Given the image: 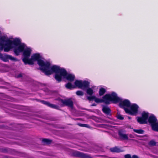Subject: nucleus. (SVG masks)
Wrapping results in <instances>:
<instances>
[{
  "instance_id": "nucleus-2",
  "label": "nucleus",
  "mask_w": 158,
  "mask_h": 158,
  "mask_svg": "<svg viewBox=\"0 0 158 158\" xmlns=\"http://www.w3.org/2000/svg\"><path fill=\"white\" fill-rule=\"evenodd\" d=\"M37 61L38 64L40 66V69L46 75L51 74V69L52 66H51L50 63L44 58H42L40 54L35 53L33 54L29 59L27 64H33L35 61Z\"/></svg>"
},
{
  "instance_id": "nucleus-13",
  "label": "nucleus",
  "mask_w": 158,
  "mask_h": 158,
  "mask_svg": "<svg viewBox=\"0 0 158 158\" xmlns=\"http://www.w3.org/2000/svg\"><path fill=\"white\" fill-rule=\"evenodd\" d=\"M95 87H93L92 88H88L86 90V93L87 94L89 95H92L94 93V91L93 89H94V88Z\"/></svg>"
},
{
  "instance_id": "nucleus-24",
  "label": "nucleus",
  "mask_w": 158,
  "mask_h": 158,
  "mask_svg": "<svg viewBox=\"0 0 158 158\" xmlns=\"http://www.w3.org/2000/svg\"><path fill=\"white\" fill-rule=\"evenodd\" d=\"M117 118L118 119L120 120H123V117L121 115H118L117 116Z\"/></svg>"
},
{
  "instance_id": "nucleus-15",
  "label": "nucleus",
  "mask_w": 158,
  "mask_h": 158,
  "mask_svg": "<svg viewBox=\"0 0 158 158\" xmlns=\"http://www.w3.org/2000/svg\"><path fill=\"white\" fill-rule=\"evenodd\" d=\"M110 150L112 152H119L122 151L120 148L116 147L111 148Z\"/></svg>"
},
{
  "instance_id": "nucleus-7",
  "label": "nucleus",
  "mask_w": 158,
  "mask_h": 158,
  "mask_svg": "<svg viewBox=\"0 0 158 158\" xmlns=\"http://www.w3.org/2000/svg\"><path fill=\"white\" fill-rule=\"evenodd\" d=\"M129 107L130 109L126 110V112L131 115H135L137 112L138 106L136 104H133Z\"/></svg>"
},
{
  "instance_id": "nucleus-26",
  "label": "nucleus",
  "mask_w": 158,
  "mask_h": 158,
  "mask_svg": "<svg viewBox=\"0 0 158 158\" xmlns=\"http://www.w3.org/2000/svg\"><path fill=\"white\" fill-rule=\"evenodd\" d=\"M131 158H139L138 156L136 155H134L132 156Z\"/></svg>"
},
{
  "instance_id": "nucleus-3",
  "label": "nucleus",
  "mask_w": 158,
  "mask_h": 158,
  "mask_svg": "<svg viewBox=\"0 0 158 158\" xmlns=\"http://www.w3.org/2000/svg\"><path fill=\"white\" fill-rule=\"evenodd\" d=\"M104 101L106 104H109L110 102L112 101L114 103L119 102L120 106L124 109L126 112V110H128L131 105L130 101L127 99L122 100L118 97L114 92L111 94H107L105 95L103 98Z\"/></svg>"
},
{
  "instance_id": "nucleus-16",
  "label": "nucleus",
  "mask_w": 158,
  "mask_h": 158,
  "mask_svg": "<svg viewBox=\"0 0 158 158\" xmlns=\"http://www.w3.org/2000/svg\"><path fill=\"white\" fill-rule=\"evenodd\" d=\"M133 131L137 133L140 134H143L144 133V131L142 129H133Z\"/></svg>"
},
{
  "instance_id": "nucleus-19",
  "label": "nucleus",
  "mask_w": 158,
  "mask_h": 158,
  "mask_svg": "<svg viewBox=\"0 0 158 158\" xmlns=\"http://www.w3.org/2000/svg\"><path fill=\"white\" fill-rule=\"evenodd\" d=\"M103 96V97H104ZM94 99V101L96 102H101L102 101L105 103H106L104 101L103 99L102 98V99H99L98 98H95H95Z\"/></svg>"
},
{
  "instance_id": "nucleus-20",
  "label": "nucleus",
  "mask_w": 158,
  "mask_h": 158,
  "mask_svg": "<svg viewBox=\"0 0 158 158\" xmlns=\"http://www.w3.org/2000/svg\"><path fill=\"white\" fill-rule=\"evenodd\" d=\"M149 144L151 146H154L156 144V142L155 141L152 140L149 142Z\"/></svg>"
},
{
  "instance_id": "nucleus-21",
  "label": "nucleus",
  "mask_w": 158,
  "mask_h": 158,
  "mask_svg": "<svg viewBox=\"0 0 158 158\" xmlns=\"http://www.w3.org/2000/svg\"><path fill=\"white\" fill-rule=\"evenodd\" d=\"M43 141L47 144L50 143L52 142L51 140L48 139H43Z\"/></svg>"
},
{
  "instance_id": "nucleus-8",
  "label": "nucleus",
  "mask_w": 158,
  "mask_h": 158,
  "mask_svg": "<svg viewBox=\"0 0 158 158\" xmlns=\"http://www.w3.org/2000/svg\"><path fill=\"white\" fill-rule=\"evenodd\" d=\"M148 117V113L145 112H143L142 117H138L137 120L140 124H145L147 123V120Z\"/></svg>"
},
{
  "instance_id": "nucleus-23",
  "label": "nucleus",
  "mask_w": 158,
  "mask_h": 158,
  "mask_svg": "<svg viewBox=\"0 0 158 158\" xmlns=\"http://www.w3.org/2000/svg\"><path fill=\"white\" fill-rule=\"evenodd\" d=\"M94 96H88L87 97V98L89 101H91L94 99Z\"/></svg>"
},
{
  "instance_id": "nucleus-22",
  "label": "nucleus",
  "mask_w": 158,
  "mask_h": 158,
  "mask_svg": "<svg viewBox=\"0 0 158 158\" xmlns=\"http://www.w3.org/2000/svg\"><path fill=\"white\" fill-rule=\"evenodd\" d=\"M76 94L78 95H83L84 94L83 93L80 91H77L76 93Z\"/></svg>"
},
{
  "instance_id": "nucleus-4",
  "label": "nucleus",
  "mask_w": 158,
  "mask_h": 158,
  "mask_svg": "<svg viewBox=\"0 0 158 158\" xmlns=\"http://www.w3.org/2000/svg\"><path fill=\"white\" fill-rule=\"evenodd\" d=\"M51 74L55 73V78L58 82H60L62 78H66L70 81H73L75 78L74 75L70 73H67L66 70L63 68L57 66L53 65L51 69Z\"/></svg>"
},
{
  "instance_id": "nucleus-6",
  "label": "nucleus",
  "mask_w": 158,
  "mask_h": 158,
  "mask_svg": "<svg viewBox=\"0 0 158 158\" xmlns=\"http://www.w3.org/2000/svg\"><path fill=\"white\" fill-rule=\"evenodd\" d=\"M148 122L150 124L152 129L158 131V122L155 116L153 114L151 115L148 118Z\"/></svg>"
},
{
  "instance_id": "nucleus-5",
  "label": "nucleus",
  "mask_w": 158,
  "mask_h": 158,
  "mask_svg": "<svg viewBox=\"0 0 158 158\" xmlns=\"http://www.w3.org/2000/svg\"><path fill=\"white\" fill-rule=\"evenodd\" d=\"M89 83L87 81L77 80L74 82V85H72L71 83L69 82L66 84L65 87L69 89L77 87L79 88L84 89L89 87Z\"/></svg>"
},
{
  "instance_id": "nucleus-25",
  "label": "nucleus",
  "mask_w": 158,
  "mask_h": 158,
  "mask_svg": "<svg viewBox=\"0 0 158 158\" xmlns=\"http://www.w3.org/2000/svg\"><path fill=\"white\" fill-rule=\"evenodd\" d=\"M125 158H131V156L130 154L126 155L124 156Z\"/></svg>"
},
{
  "instance_id": "nucleus-27",
  "label": "nucleus",
  "mask_w": 158,
  "mask_h": 158,
  "mask_svg": "<svg viewBox=\"0 0 158 158\" xmlns=\"http://www.w3.org/2000/svg\"><path fill=\"white\" fill-rule=\"evenodd\" d=\"M22 77V75L21 74H20L18 75V77Z\"/></svg>"
},
{
  "instance_id": "nucleus-12",
  "label": "nucleus",
  "mask_w": 158,
  "mask_h": 158,
  "mask_svg": "<svg viewBox=\"0 0 158 158\" xmlns=\"http://www.w3.org/2000/svg\"><path fill=\"white\" fill-rule=\"evenodd\" d=\"M103 112L107 115H110L111 110L110 108L106 106H104L102 108Z\"/></svg>"
},
{
  "instance_id": "nucleus-17",
  "label": "nucleus",
  "mask_w": 158,
  "mask_h": 158,
  "mask_svg": "<svg viewBox=\"0 0 158 158\" xmlns=\"http://www.w3.org/2000/svg\"><path fill=\"white\" fill-rule=\"evenodd\" d=\"M105 92L106 89L103 88H101L100 89L99 94L100 96L102 95L105 93Z\"/></svg>"
},
{
  "instance_id": "nucleus-1",
  "label": "nucleus",
  "mask_w": 158,
  "mask_h": 158,
  "mask_svg": "<svg viewBox=\"0 0 158 158\" xmlns=\"http://www.w3.org/2000/svg\"><path fill=\"white\" fill-rule=\"evenodd\" d=\"M12 40L13 46H15L14 48L15 53L17 56H18L19 55L20 53L23 52V58L22 60L25 64H27L31 54V49L27 47L24 44L21 43L20 39L19 38L12 39Z\"/></svg>"
},
{
  "instance_id": "nucleus-10",
  "label": "nucleus",
  "mask_w": 158,
  "mask_h": 158,
  "mask_svg": "<svg viewBox=\"0 0 158 158\" xmlns=\"http://www.w3.org/2000/svg\"><path fill=\"white\" fill-rule=\"evenodd\" d=\"M40 102L43 104L46 105L51 108L55 109H57L58 108V106H57L53 104H51L48 102L44 100H41L40 101Z\"/></svg>"
},
{
  "instance_id": "nucleus-9",
  "label": "nucleus",
  "mask_w": 158,
  "mask_h": 158,
  "mask_svg": "<svg viewBox=\"0 0 158 158\" xmlns=\"http://www.w3.org/2000/svg\"><path fill=\"white\" fill-rule=\"evenodd\" d=\"M62 102L63 104L70 107L71 108H73V102L71 99L65 100H62Z\"/></svg>"
},
{
  "instance_id": "nucleus-11",
  "label": "nucleus",
  "mask_w": 158,
  "mask_h": 158,
  "mask_svg": "<svg viewBox=\"0 0 158 158\" xmlns=\"http://www.w3.org/2000/svg\"><path fill=\"white\" fill-rule=\"evenodd\" d=\"M118 135L120 138L122 139L127 140L128 137V135L123 133L121 131H119L118 132Z\"/></svg>"
},
{
  "instance_id": "nucleus-14",
  "label": "nucleus",
  "mask_w": 158,
  "mask_h": 158,
  "mask_svg": "<svg viewBox=\"0 0 158 158\" xmlns=\"http://www.w3.org/2000/svg\"><path fill=\"white\" fill-rule=\"evenodd\" d=\"M74 155L75 156L78 157H85V156L83 153L77 151L75 152Z\"/></svg>"
},
{
  "instance_id": "nucleus-18",
  "label": "nucleus",
  "mask_w": 158,
  "mask_h": 158,
  "mask_svg": "<svg viewBox=\"0 0 158 158\" xmlns=\"http://www.w3.org/2000/svg\"><path fill=\"white\" fill-rule=\"evenodd\" d=\"M78 125L81 127H86L88 128H89L90 127V126L89 125L87 124L79 123L78 124Z\"/></svg>"
}]
</instances>
